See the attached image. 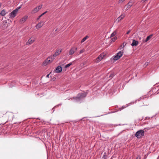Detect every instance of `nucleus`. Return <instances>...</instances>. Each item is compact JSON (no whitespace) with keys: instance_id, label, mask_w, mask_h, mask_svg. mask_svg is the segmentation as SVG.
Returning a JSON list of instances; mask_svg holds the SVG:
<instances>
[{"instance_id":"obj_26","label":"nucleus","mask_w":159,"mask_h":159,"mask_svg":"<svg viewBox=\"0 0 159 159\" xmlns=\"http://www.w3.org/2000/svg\"><path fill=\"white\" fill-rule=\"evenodd\" d=\"M124 46H125V45H121V46H120V49H122V48H124Z\"/></svg>"},{"instance_id":"obj_34","label":"nucleus","mask_w":159,"mask_h":159,"mask_svg":"<svg viewBox=\"0 0 159 159\" xmlns=\"http://www.w3.org/2000/svg\"><path fill=\"white\" fill-rule=\"evenodd\" d=\"M29 126H27V127H26V128H25V129H29V128H29Z\"/></svg>"},{"instance_id":"obj_14","label":"nucleus","mask_w":159,"mask_h":159,"mask_svg":"<svg viewBox=\"0 0 159 159\" xmlns=\"http://www.w3.org/2000/svg\"><path fill=\"white\" fill-rule=\"evenodd\" d=\"M43 21H40L39 23L36 26V29H39L42 27L43 25Z\"/></svg>"},{"instance_id":"obj_28","label":"nucleus","mask_w":159,"mask_h":159,"mask_svg":"<svg viewBox=\"0 0 159 159\" xmlns=\"http://www.w3.org/2000/svg\"><path fill=\"white\" fill-rule=\"evenodd\" d=\"M125 0H119L118 1L119 3H120L121 2H123L124 1H125Z\"/></svg>"},{"instance_id":"obj_44","label":"nucleus","mask_w":159,"mask_h":159,"mask_svg":"<svg viewBox=\"0 0 159 159\" xmlns=\"http://www.w3.org/2000/svg\"><path fill=\"white\" fill-rule=\"evenodd\" d=\"M145 105H148V104H146Z\"/></svg>"},{"instance_id":"obj_11","label":"nucleus","mask_w":159,"mask_h":159,"mask_svg":"<svg viewBox=\"0 0 159 159\" xmlns=\"http://www.w3.org/2000/svg\"><path fill=\"white\" fill-rule=\"evenodd\" d=\"M42 6V5H40L36 7L33 10V12L34 13L37 12L41 8Z\"/></svg>"},{"instance_id":"obj_5","label":"nucleus","mask_w":159,"mask_h":159,"mask_svg":"<svg viewBox=\"0 0 159 159\" xmlns=\"http://www.w3.org/2000/svg\"><path fill=\"white\" fill-rule=\"evenodd\" d=\"M17 13V10H14L10 14L9 17L10 18H14L16 16Z\"/></svg>"},{"instance_id":"obj_15","label":"nucleus","mask_w":159,"mask_h":159,"mask_svg":"<svg viewBox=\"0 0 159 159\" xmlns=\"http://www.w3.org/2000/svg\"><path fill=\"white\" fill-rule=\"evenodd\" d=\"M139 42L135 40H133V42L131 45L132 46H136L138 44Z\"/></svg>"},{"instance_id":"obj_33","label":"nucleus","mask_w":159,"mask_h":159,"mask_svg":"<svg viewBox=\"0 0 159 159\" xmlns=\"http://www.w3.org/2000/svg\"><path fill=\"white\" fill-rule=\"evenodd\" d=\"M47 12H48L47 11L44 12L43 13H42V14L43 15L44 14H45V13H46Z\"/></svg>"},{"instance_id":"obj_18","label":"nucleus","mask_w":159,"mask_h":159,"mask_svg":"<svg viewBox=\"0 0 159 159\" xmlns=\"http://www.w3.org/2000/svg\"><path fill=\"white\" fill-rule=\"evenodd\" d=\"M0 14L2 16H4L6 15V11L4 9L2 10L0 13Z\"/></svg>"},{"instance_id":"obj_24","label":"nucleus","mask_w":159,"mask_h":159,"mask_svg":"<svg viewBox=\"0 0 159 159\" xmlns=\"http://www.w3.org/2000/svg\"><path fill=\"white\" fill-rule=\"evenodd\" d=\"M114 74H111L109 76V78H110V79H111L114 76Z\"/></svg>"},{"instance_id":"obj_3","label":"nucleus","mask_w":159,"mask_h":159,"mask_svg":"<svg viewBox=\"0 0 159 159\" xmlns=\"http://www.w3.org/2000/svg\"><path fill=\"white\" fill-rule=\"evenodd\" d=\"M144 132L143 130H139L135 134L136 137L138 139L141 138L144 135Z\"/></svg>"},{"instance_id":"obj_16","label":"nucleus","mask_w":159,"mask_h":159,"mask_svg":"<svg viewBox=\"0 0 159 159\" xmlns=\"http://www.w3.org/2000/svg\"><path fill=\"white\" fill-rule=\"evenodd\" d=\"M132 3L130 2H129L126 5L127 8V9H128L129 8H130L132 6Z\"/></svg>"},{"instance_id":"obj_21","label":"nucleus","mask_w":159,"mask_h":159,"mask_svg":"<svg viewBox=\"0 0 159 159\" xmlns=\"http://www.w3.org/2000/svg\"><path fill=\"white\" fill-rule=\"evenodd\" d=\"M89 37L88 36H86L81 41V43H83L84 42L85 40H86Z\"/></svg>"},{"instance_id":"obj_30","label":"nucleus","mask_w":159,"mask_h":159,"mask_svg":"<svg viewBox=\"0 0 159 159\" xmlns=\"http://www.w3.org/2000/svg\"><path fill=\"white\" fill-rule=\"evenodd\" d=\"M5 130H4V129H3V130H1V131L0 132V134H1L3 132L4 133V132H5Z\"/></svg>"},{"instance_id":"obj_12","label":"nucleus","mask_w":159,"mask_h":159,"mask_svg":"<svg viewBox=\"0 0 159 159\" xmlns=\"http://www.w3.org/2000/svg\"><path fill=\"white\" fill-rule=\"evenodd\" d=\"M125 15L124 14H122L118 17L116 19V21L119 22L122 20L125 17Z\"/></svg>"},{"instance_id":"obj_6","label":"nucleus","mask_w":159,"mask_h":159,"mask_svg":"<svg viewBox=\"0 0 159 159\" xmlns=\"http://www.w3.org/2000/svg\"><path fill=\"white\" fill-rule=\"evenodd\" d=\"M104 57V54H101L96 59V63L98 62L103 58Z\"/></svg>"},{"instance_id":"obj_2","label":"nucleus","mask_w":159,"mask_h":159,"mask_svg":"<svg viewBox=\"0 0 159 159\" xmlns=\"http://www.w3.org/2000/svg\"><path fill=\"white\" fill-rule=\"evenodd\" d=\"M54 59V58H53L52 56L48 57L43 61V65L44 66L47 65L52 63Z\"/></svg>"},{"instance_id":"obj_20","label":"nucleus","mask_w":159,"mask_h":159,"mask_svg":"<svg viewBox=\"0 0 159 159\" xmlns=\"http://www.w3.org/2000/svg\"><path fill=\"white\" fill-rule=\"evenodd\" d=\"M117 34L116 31H115L113 32L111 34L110 36V38L114 36L116 34Z\"/></svg>"},{"instance_id":"obj_35","label":"nucleus","mask_w":159,"mask_h":159,"mask_svg":"<svg viewBox=\"0 0 159 159\" xmlns=\"http://www.w3.org/2000/svg\"><path fill=\"white\" fill-rule=\"evenodd\" d=\"M2 125H1V124H0V128H1V129H5L4 128H1V126H2Z\"/></svg>"},{"instance_id":"obj_25","label":"nucleus","mask_w":159,"mask_h":159,"mask_svg":"<svg viewBox=\"0 0 159 159\" xmlns=\"http://www.w3.org/2000/svg\"><path fill=\"white\" fill-rule=\"evenodd\" d=\"M43 15L42 14H41V15H40L38 17V18H37V20H38L40 18V17L42 16H43Z\"/></svg>"},{"instance_id":"obj_43","label":"nucleus","mask_w":159,"mask_h":159,"mask_svg":"<svg viewBox=\"0 0 159 159\" xmlns=\"http://www.w3.org/2000/svg\"><path fill=\"white\" fill-rule=\"evenodd\" d=\"M136 159H138V157H137V158H136Z\"/></svg>"},{"instance_id":"obj_1","label":"nucleus","mask_w":159,"mask_h":159,"mask_svg":"<svg viewBox=\"0 0 159 159\" xmlns=\"http://www.w3.org/2000/svg\"><path fill=\"white\" fill-rule=\"evenodd\" d=\"M86 95L87 94L86 93H79L77 95V97L75 98V99L77 101H79L85 97Z\"/></svg>"},{"instance_id":"obj_19","label":"nucleus","mask_w":159,"mask_h":159,"mask_svg":"<svg viewBox=\"0 0 159 159\" xmlns=\"http://www.w3.org/2000/svg\"><path fill=\"white\" fill-rule=\"evenodd\" d=\"M148 97L147 96H145L143 97H142L140 98V100L141 101H143L144 99H147Z\"/></svg>"},{"instance_id":"obj_27","label":"nucleus","mask_w":159,"mask_h":159,"mask_svg":"<svg viewBox=\"0 0 159 159\" xmlns=\"http://www.w3.org/2000/svg\"><path fill=\"white\" fill-rule=\"evenodd\" d=\"M21 8L20 7H17L15 10H17V12H18V10Z\"/></svg>"},{"instance_id":"obj_23","label":"nucleus","mask_w":159,"mask_h":159,"mask_svg":"<svg viewBox=\"0 0 159 159\" xmlns=\"http://www.w3.org/2000/svg\"><path fill=\"white\" fill-rule=\"evenodd\" d=\"M72 65V63H70L69 64L66 65L65 66V68H67L70 66Z\"/></svg>"},{"instance_id":"obj_7","label":"nucleus","mask_w":159,"mask_h":159,"mask_svg":"<svg viewBox=\"0 0 159 159\" xmlns=\"http://www.w3.org/2000/svg\"><path fill=\"white\" fill-rule=\"evenodd\" d=\"M77 48L75 47L71 48L69 52V54L70 55H71L73 54L77 50Z\"/></svg>"},{"instance_id":"obj_13","label":"nucleus","mask_w":159,"mask_h":159,"mask_svg":"<svg viewBox=\"0 0 159 159\" xmlns=\"http://www.w3.org/2000/svg\"><path fill=\"white\" fill-rule=\"evenodd\" d=\"M62 70V68L60 66H58L56 69L55 71L56 73H59Z\"/></svg>"},{"instance_id":"obj_36","label":"nucleus","mask_w":159,"mask_h":159,"mask_svg":"<svg viewBox=\"0 0 159 159\" xmlns=\"http://www.w3.org/2000/svg\"><path fill=\"white\" fill-rule=\"evenodd\" d=\"M125 107H123H123H121V109H123L125 108Z\"/></svg>"},{"instance_id":"obj_40","label":"nucleus","mask_w":159,"mask_h":159,"mask_svg":"<svg viewBox=\"0 0 159 159\" xmlns=\"http://www.w3.org/2000/svg\"><path fill=\"white\" fill-rule=\"evenodd\" d=\"M123 45H125H125L126 44H125L124 43H123Z\"/></svg>"},{"instance_id":"obj_8","label":"nucleus","mask_w":159,"mask_h":159,"mask_svg":"<svg viewBox=\"0 0 159 159\" xmlns=\"http://www.w3.org/2000/svg\"><path fill=\"white\" fill-rule=\"evenodd\" d=\"M62 49H57L55 53L52 56L53 58L58 55L61 52Z\"/></svg>"},{"instance_id":"obj_38","label":"nucleus","mask_w":159,"mask_h":159,"mask_svg":"<svg viewBox=\"0 0 159 159\" xmlns=\"http://www.w3.org/2000/svg\"><path fill=\"white\" fill-rule=\"evenodd\" d=\"M49 74H48L46 76V77H49Z\"/></svg>"},{"instance_id":"obj_17","label":"nucleus","mask_w":159,"mask_h":159,"mask_svg":"<svg viewBox=\"0 0 159 159\" xmlns=\"http://www.w3.org/2000/svg\"><path fill=\"white\" fill-rule=\"evenodd\" d=\"M152 35L151 34V35H149V36H147L146 40H145V42H147L152 37Z\"/></svg>"},{"instance_id":"obj_39","label":"nucleus","mask_w":159,"mask_h":159,"mask_svg":"<svg viewBox=\"0 0 159 159\" xmlns=\"http://www.w3.org/2000/svg\"><path fill=\"white\" fill-rule=\"evenodd\" d=\"M3 23H6L7 22H6V21H3Z\"/></svg>"},{"instance_id":"obj_9","label":"nucleus","mask_w":159,"mask_h":159,"mask_svg":"<svg viewBox=\"0 0 159 159\" xmlns=\"http://www.w3.org/2000/svg\"><path fill=\"white\" fill-rule=\"evenodd\" d=\"M28 16L27 15L24 16L23 17L21 18L19 21V22L20 24L24 23L27 20Z\"/></svg>"},{"instance_id":"obj_41","label":"nucleus","mask_w":159,"mask_h":159,"mask_svg":"<svg viewBox=\"0 0 159 159\" xmlns=\"http://www.w3.org/2000/svg\"><path fill=\"white\" fill-rule=\"evenodd\" d=\"M152 128H155L154 127H152Z\"/></svg>"},{"instance_id":"obj_42","label":"nucleus","mask_w":159,"mask_h":159,"mask_svg":"<svg viewBox=\"0 0 159 159\" xmlns=\"http://www.w3.org/2000/svg\"><path fill=\"white\" fill-rule=\"evenodd\" d=\"M143 129H147L146 128H144Z\"/></svg>"},{"instance_id":"obj_31","label":"nucleus","mask_w":159,"mask_h":159,"mask_svg":"<svg viewBox=\"0 0 159 159\" xmlns=\"http://www.w3.org/2000/svg\"><path fill=\"white\" fill-rule=\"evenodd\" d=\"M130 32V30H129L126 33V34H129Z\"/></svg>"},{"instance_id":"obj_37","label":"nucleus","mask_w":159,"mask_h":159,"mask_svg":"<svg viewBox=\"0 0 159 159\" xmlns=\"http://www.w3.org/2000/svg\"><path fill=\"white\" fill-rule=\"evenodd\" d=\"M148 65V62H146L145 63V65L146 66H147Z\"/></svg>"},{"instance_id":"obj_4","label":"nucleus","mask_w":159,"mask_h":159,"mask_svg":"<svg viewBox=\"0 0 159 159\" xmlns=\"http://www.w3.org/2000/svg\"><path fill=\"white\" fill-rule=\"evenodd\" d=\"M123 52L122 51H120L118 52L115 56L113 58V60L114 61L118 60L121 57L123 54Z\"/></svg>"},{"instance_id":"obj_10","label":"nucleus","mask_w":159,"mask_h":159,"mask_svg":"<svg viewBox=\"0 0 159 159\" xmlns=\"http://www.w3.org/2000/svg\"><path fill=\"white\" fill-rule=\"evenodd\" d=\"M35 41V39L34 38H30L28 40V41L26 43V45H29L33 43Z\"/></svg>"},{"instance_id":"obj_22","label":"nucleus","mask_w":159,"mask_h":159,"mask_svg":"<svg viewBox=\"0 0 159 159\" xmlns=\"http://www.w3.org/2000/svg\"><path fill=\"white\" fill-rule=\"evenodd\" d=\"M117 39V37H115L114 38L111 39V42H114Z\"/></svg>"},{"instance_id":"obj_29","label":"nucleus","mask_w":159,"mask_h":159,"mask_svg":"<svg viewBox=\"0 0 159 159\" xmlns=\"http://www.w3.org/2000/svg\"><path fill=\"white\" fill-rule=\"evenodd\" d=\"M152 118V117H151V118ZM151 118L150 117H146L145 118V120H148V119H150Z\"/></svg>"},{"instance_id":"obj_32","label":"nucleus","mask_w":159,"mask_h":159,"mask_svg":"<svg viewBox=\"0 0 159 159\" xmlns=\"http://www.w3.org/2000/svg\"><path fill=\"white\" fill-rule=\"evenodd\" d=\"M84 50H80V53L81 54V53H83L84 52Z\"/></svg>"}]
</instances>
